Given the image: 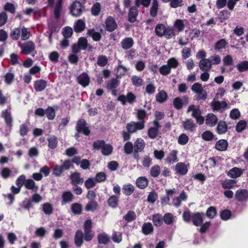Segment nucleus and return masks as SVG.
Listing matches in <instances>:
<instances>
[{"mask_svg": "<svg viewBox=\"0 0 248 248\" xmlns=\"http://www.w3.org/2000/svg\"><path fill=\"white\" fill-rule=\"evenodd\" d=\"M93 146L95 149H100L102 153L105 155H108L111 154L113 150L111 145L106 144L103 140H98L94 142Z\"/></svg>", "mask_w": 248, "mask_h": 248, "instance_id": "obj_1", "label": "nucleus"}, {"mask_svg": "<svg viewBox=\"0 0 248 248\" xmlns=\"http://www.w3.org/2000/svg\"><path fill=\"white\" fill-rule=\"evenodd\" d=\"M21 53L25 55H28L33 52L35 49V45L31 41L26 42L22 44H19Z\"/></svg>", "mask_w": 248, "mask_h": 248, "instance_id": "obj_2", "label": "nucleus"}, {"mask_svg": "<svg viewBox=\"0 0 248 248\" xmlns=\"http://www.w3.org/2000/svg\"><path fill=\"white\" fill-rule=\"evenodd\" d=\"M70 13L75 17L79 16L83 11L81 4L77 1H74L70 6Z\"/></svg>", "mask_w": 248, "mask_h": 248, "instance_id": "obj_3", "label": "nucleus"}, {"mask_svg": "<svg viewBox=\"0 0 248 248\" xmlns=\"http://www.w3.org/2000/svg\"><path fill=\"white\" fill-rule=\"evenodd\" d=\"M191 90L198 95L200 99H205L207 98L206 92L203 89L201 84L199 83H194L192 86Z\"/></svg>", "mask_w": 248, "mask_h": 248, "instance_id": "obj_4", "label": "nucleus"}, {"mask_svg": "<svg viewBox=\"0 0 248 248\" xmlns=\"http://www.w3.org/2000/svg\"><path fill=\"white\" fill-rule=\"evenodd\" d=\"M136 96L132 93L129 92L126 95H121L118 98V100L120 101L123 105L126 103L133 104L136 101Z\"/></svg>", "mask_w": 248, "mask_h": 248, "instance_id": "obj_5", "label": "nucleus"}, {"mask_svg": "<svg viewBox=\"0 0 248 248\" xmlns=\"http://www.w3.org/2000/svg\"><path fill=\"white\" fill-rule=\"evenodd\" d=\"M117 24L113 17L108 16L105 22V28L107 31L112 32L117 28Z\"/></svg>", "mask_w": 248, "mask_h": 248, "instance_id": "obj_6", "label": "nucleus"}, {"mask_svg": "<svg viewBox=\"0 0 248 248\" xmlns=\"http://www.w3.org/2000/svg\"><path fill=\"white\" fill-rule=\"evenodd\" d=\"M144 127L143 121L131 122L127 124L126 128L129 132L133 133L138 130H141Z\"/></svg>", "mask_w": 248, "mask_h": 248, "instance_id": "obj_7", "label": "nucleus"}, {"mask_svg": "<svg viewBox=\"0 0 248 248\" xmlns=\"http://www.w3.org/2000/svg\"><path fill=\"white\" fill-rule=\"evenodd\" d=\"M235 197L239 202L247 201L248 200V190L245 189L237 190L235 192Z\"/></svg>", "mask_w": 248, "mask_h": 248, "instance_id": "obj_8", "label": "nucleus"}, {"mask_svg": "<svg viewBox=\"0 0 248 248\" xmlns=\"http://www.w3.org/2000/svg\"><path fill=\"white\" fill-rule=\"evenodd\" d=\"M76 128L78 132H82L86 135H88L90 133L88 127L86 126L85 121L83 119L78 121Z\"/></svg>", "mask_w": 248, "mask_h": 248, "instance_id": "obj_9", "label": "nucleus"}, {"mask_svg": "<svg viewBox=\"0 0 248 248\" xmlns=\"http://www.w3.org/2000/svg\"><path fill=\"white\" fill-rule=\"evenodd\" d=\"M178 151L177 150L171 151L165 159V162L171 165L178 161L177 157Z\"/></svg>", "mask_w": 248, "mask_h": 248, "instance_id": "obj_10", "label": "nucleus"}, {"mask_svg": "<svg viewBox=\"0 0 248 248\" xmlns=\"http://www.w3.org/2000/svg\"><path fill=\"white\" fill-rule=\"evenodd\" d=\"M227 103L224 101H214L211 103V106L213 109L215 110L222 112L227 107Z\"/></svg>", "mask_w": 248, "mask_h": 248, "instance_id": "obj_11", "label": "nucleus"}, {"mask_svg": "<svg viewBox=\"0 0 248 248\" xmlns=\"http://www.w3.org/2000/svg\"><path fill=\"white\" fill-rule=\"evenodd\" d=\"M177 173L180 175H185L188 171V165L183 162L178 163L175 167Z\"/></svg>", "mask_w": 248, "mask_h": 248, "instance_id": "obj_12", "label": "nucleus"}, {"mask_svg": "<svg viewBox=\"0 0 248 248\" xmlns=\"http://www.w3.org/2000/svg\"><path fill=\"white\" fill-rule=\"evenodd\" d=\"M119 85V81L116 79H112L109 80L107 84V89L110 90L113 95H116L117 91L115 89Z\"/></svg>", "mask_w": 248, "mask_h": 248, "instance_id": "obj_13", "label": "nucleus"}, {"mask_svg": "<svg viewBox=\"0 0 248 248\" xmlns=\"http://www.w3.org/2000/svg\"><path fill=\"white\" fill-rule=\"evenodd\" d=\"M1 116L4 119L6 125L11 127L12 126L13 119L10 110L6 109L2 111Z\"/></svg>", "mask_w": 248, "mask_h": 248, "instance_id": "obj_14", "label": "nucleus"}, {"mask_svg": "<svg viewBox=\"0 0 248 248\" xmlns=\"http://www.w3.org/2000/svg\"><path fill=\"white\" fill-rule=\"evenodd\" d=\"M244 170L240 168L234 167L227 172V175L232 178H236L241 176Z\"/></svg>", "mask_w": 248, "mask_h": 248, "instance_id": "obj_15", "label": "nucleus"}, {"mask_svg": "<svg viewBox=\"0 0 248 248\" xmlns=\"http://www.w3.org/2000/svg\"><path fill=\"white\" fill-rule=\"evenodd\" d=\"M199 66L200 69L203 71H208L212 67L211 62L208 59L201 60L199 62Z\"/></svg>", "mask_w": 248, "mask_h": 248, "instance_id": "obj_16", "label": "nucleus"}, {"mask_svg": "<svg viewBox=\"0 0 248 248\" xmlns=\"http://www.w3.org/2000/svg\"><path fill=\"white\" fill-rule=\"evenodd\" d=\"M78 81L79 84L85 87L89 84L90 78L87 74L82 73L78 77Z\"/></svg>", "mask_w": 248, "mask_h": 248, "instance_id": "obj_17", "label": "nucleus"}, {"mask_svg": "<svg viewBox=\"0 0 248 248\" xmlns=\"http://www.w3.org/2000/svg\"><path fill=\"white\" fill-rule=\"evenodd\" d=\"M217 121V116L213 113H209L206 117L205 123L209 126L213 127L215 126Z\"/></svg>", "mask_w": 248, "mask_h": 248, "instance_id": "obj_18", "label": "nucleus"}, {"mask_svg": "<svg viewBox=\"0 0 248 248\" xmlns=\"http://www.w3.org/2000/svg\"><path fill=\"white\" fill-rule=\"evenodd\" d=\"M191 220L194 225L196 226H201L203 222L202 214L198 212L192 214Z\"/></svg>", "mask_w": 248, "mask_h": 248, "instance_id": "obj_19", "label": "nucleus"}, {"mask_svg": "<svg viewBox=\"0 0 248 248\" xmlns=\"http://www.w3.org/2000/svg\"><path fill=\"white\" fill-rule=\"evenodd\" d=\"M47 85L46 81L43 79L37 80L34 83V89L37 92L44 90Z\"/></svg>", "mask_w": 248, "mask_h": 248, "instance_id": "obj_20", "label": "nucleus"}, {"mask_svg": "<svg viewBox=\"0 0 248 248\" xmlns=\"http://www.w3.org/2000/svg\"><path fill=\"white\" fill-rule=\"evenodd\" d=\"M70 178L73 185H77L82 184L83 179L80 177V173L78 172H74L71 174Z\"/></svg>", "mask_w": 248, "mask_h": 248, "instance_id": "obj_21", "label": "nucleus"}, {"mask_svg": "<svg viewBox=\"0 0 248 248\" xmlns=\"http://www.w3.org/2000/svg\"><path fill=\"white\" fill-rule=\"evenodd\" d=\"M228 146V143L226 140H220L217 141L216 144L215 148L220 151H225Z\"/></svg>", "mask_w": 248, "mask_h": 248, "instance_id": "obj_22", "label": "nucleus"}, {"mask_svg": "<svg viewBox=\"0 0 248 248\" xmlns=\"http://www.w3.org/2000/svg\"><path fill=\"white\" fill-rule=\"evenodd\" d=\"M133 39L131 37L125 38L121 42L122 47L124 49H129L133 46Z\"/></svg>", "mask_w": 248, "mask_h": 248, "instance_id": "obj_23", "label": "nucleus"}, {"mask_svg": "<svg viewBox=\"0 0 248 248\" xmlns=\"http://www.w3.org/2000/svg\"><path fill=\"white\" fill-rule=\"evenodd\" d=\"M184 128L187 131H193L196 127V124L191 120H187L183 122Z\"/></svg>", "mask_w": 248, "mask_h": 248, "instance_id": "obj_24", "label": "nucleus"}, {"mask_svg": "<svg viewBox=\"0 0 248 248\" xmlns=\"http://www.w3.org/2000/svg\"><path fill=\"white\" fill-rule=\"evenodd\" d=\"M138 6H133L130 8L128 14L129 21L131 22H134L136 19L138 14L137 9Z\"/></svg>", "mask_w": 248, "mask_h": 248, "instance_id": "obj_25", "label": "nucleus"}, {"mask_svg": "<svg viewBox=\"0 0 248 248\" xmlns=\"http://www.w3.org/2000/svg\"><path fill=\"white\" fill-rule=\"evenodd\" d=\"M176 219V217L170 213H166L163 216V221L165 224L170 225L173 223Z\"/></svg>", "mask_w": 248, "mask_h": 248, "instance_id": "obj_26", "label": "nucleus"}, {"mask_svg": "<svg viewBox=\"0 0 248 248\" xmlns=\"http://www.w3.org/2000/svg\"><path fill=\"white\" fill-rule=\"evenodd\" d=\"M24 186L26 188L31 190L33 191H37L38 189V187L36 185L34 181L31 179L26 180Z\"/></svg>", "mask_w": 248, "mask_h": 248, "instance_id": "obj_27", "label": "nucleus"}, {"mask_svg": "<svg viewBox=\"0 0 248 248\" xmlns=\"http://www.w3.org/2000/svg\"><path fill=\"white\" fill-rule=\"evenodd\" d=\"M187 196L184 192H182L180 193L179 197H175L173 200V204L176 206L178 207L181 205L182 201H186V200Z\"/></svg>", "mask_w": 248, "mask_h": 248, "instance_id": "obj_28", "label": "nucleus"}, {"mask_svg": "<svg viewBox=\"0 0 248 248\" xmlns=\"http://www.w3.org/2000/svg\"><path fill=\"white\" fill-rule=\"evenodd\" d=\"M228 126L225 122L219 121L218 123L217 132L219 134H223L227 131Z\"/></svg>", "mask_w": 248, "mask_h": 248, "instance_id": "obj_29", "label": "nucleus"}, {"mask_svg": "<svg viewBox=\"0 0 248 248\" xmlns=\"http://www.w3.org/2000/svg\"><path fill=\"white\" fill-rule=\"evenodd\" d=\"M192 112V116L195 118L201 115L199 108L194 105H190L187 109V112Z\"/></svg>", "mask_w": 248, "mask_h": 248, "instance_id": "obj_30", "label": "nucleus"}, {"mask_svg": "<svg viewBox=\"0 0 248 248\" xmlns=\"http://www.w3.org/2000/svg\"><path fill=\"white\" fill-rule=\"evenodd\" d=\"M74 28L75 31L77 32H79L83 31L85 28V22L81 19L77 20L74 24Z\"/></svg>", "mask_w": 248, "mask_h": 248, "instance_id": "obj_31", "label": "nucleus"}, {"mask_svg": "<svg viewBox=\"0 0 248 248\" xmlns=\"http://www.w3.org/2000/svg\"><path fill=\"white\" fill-rule=\"evenodd\" d=\"M236 181L232 179H226L221 183V186L224 189L232 188L236 184Z\"/></svg>", "mask_w": 248, "mask_h": 248, "instance_id": "obj_32", "label": "nucleus"}, {"mask_svg": "<svg viewBox=\"0 0 248 248\" xmlns=\"http://www.w3.org/2000/svg\"><path fill=\"white\" fill-rule=\"evenodd\" d=\"M148 180L145 177H139L136 180L137 186L141 189L144 188L148 185Z\"/></svg>", "mask_w": 248, "mask_h": 248, "instance_id": "obj_33", "label": "nucleus"}, {"mask_svg": "<svg viewBox=\"0 0 248 248\" xmlns=\"http://www.w3.org/2000/svg\"><path fill=\"white\" fill-rule=\"evenodd\" d=\"M14 172L15 174H16L18 173V170L16 169H12V170H10L8 168H3L1 170V176L2 177L4 178H7L11 176H12V172Z\"/></svg>", "mask_w": 248, "mask_h": 248, "instance_id": "obj_34", "label": "nucleus"}, {"mask_svg": "<svg viewBox=\"0 0 248 248\" xmlns=\"http://www.w3.org/2000/svg\"><path fill=\"white\" fill-rule=\"evenodd\" d=\"M145 143L144 140L141 139H138L134 143V148L136 152H140L144 148Z\"/></svg>", "mask_w": 248, "mask_h": 248, "instance_id": "obj_35", "label": "nucleus"}, {"mask_svg": "<svg viewBox=\"0 0 248 248\" xmlns=\"http://www.w3.org/2000/svg\"><path fill=\"white\" fill-rule=\"evenodd\" d=\"M62 204L71 202L73 199V195L69 191H66L62 194Z\"/></svg>", "mask_w": 248, "mask_h": 248, "instance_id": "obj_36", "label": "nucleus"}, {"mask_svg": "<svg viewBox=\"0 0 248 248\" xmlns=\"http://www.w3.org/2000/svg\"><path fill=\"white\" fill-rule=\"evenodd\" d=\"M87 34L95 41H98L101 38L100 33L96 31L94 29L88 30Z\"/></svg>", "mask_w": 248, "mask_h": 248, "instance_id": "obj_37", "label": "nucleus"}, {"mask_svg": "<svg viewBox=\"0 0 248 248\" xmlns=\"http://www.w3.org/2000/svg\"><path fill=\"white\" fill-rule=\"evenodd\" d=\"M83 233L81 231L78 230L77 231L75 237V242L76 243V245L78 247H80L82 245L83 243Z\"/></svg>", "mask_w": 248, "mask_h": 248, "instance_id": "obj_38", "label": "nucleus"}, {"mask_svg": "<svg viewBox=\"0 0 248 248\" xmlns=\"http://www.w3.org/2000/svg\"><path fill=\"white\" fill-rule=\"evenodd\" d=\"M236 67L240 72H243L248 70V61H244L239 62L236 64Z\"/></svg>", "mask_w": 248, "mask_h": 248, "instance_id": "obj_39", "label": "nucleus"}, {"mask_svg": "<svg viewBox=\"0 0 248 248\" xmlns=\"http://www.w3.org/2000/svg\"><path fill=\"white\" fill-rule=\"evenodd\" d=\"M185 21L181 19H177L173 24V27L175 28L178 32L183 31L185 28Z\"/></svg>", "mask_w": 248, "mask_h": 248, "instance_id": "obj_40", "label": "nucleus"}, {"mask_svg": "<svg viewBox=\"0 0 248 248\" xmlns=\"http://www.w3.org/2000/svg\"><path fill=\"white\" fill-rule=\"evenodd\" d=\"M155 127H152L148 130V135L150 138L152 139L155 138L158 134L157 127H158V123L157 121H155Z\"/></svg>", "mask_w": 248, "mask_h": 248, "instance_id": "obj_41", "label": "nucleus"}, {"mask_svg": "<svg viewBox=\"0 0 248 248\" xmlns=\"http://www.w3.org/2000/svg\"><path fill=\"white\" fill-rule=\"evenodd\" d=\"M167 98V94L164 91H160L156 94V100L158 102L163 103Z\"/></svg>", "mask_w": 248, "mask_h": 248, "instance_id": "obj_42", "label": "nucleus"}, {"mask_svg": "<svg viewBox=\"0 0 248 248\" xmlns=\"http://www.w3.org/2000/svg\"><path fill=\"white\" fill-rule=\"evenodd\" d=\"M143 233L146 235L150 234L153 231V227L151 223H144L142 227Z\"/></svg>", "mask_w": 248, "mask_h": 248, "instance_id": "obj_43", "label": "nucleus"}, {"mask_svg": "<svg viewBox=\"0 0 248 248\" xmlns=\"http://www.w3.org/2000/svg\"><path fill=\"white\" fill-rule=\"evenodd\" d=\"M132 84L136 87L141 86L144 84L143 80L137 76H133L131 77Z\"/></svg>", "mask_w": 248, "mask_h": 248, "instance_id": "obj_44", "label": "nucleus"}, {"mask_svg": "<svg viewBox=\"0 0 248 248\" xmlns=\"http://www.w3.org/2000/svg\"><path fill=\"white\" fill-rule=\"evenodd\" d=\"M175 31L173 28L170 27H166L165 33H164V35L167 39H170L175 36Z\"/></svg>", "mask_w": 248, "mask_h": 248, "instance_id": "obj_45", "label": "nucleus"}, {"mask_svg": "<svg viewBox=\"0 0 248 248\" xmlns=\"http://www.w3.org/2000/svg\"><path fill=\"white\" fill-rule=\"evenodd\" d=\"M122 189L124 194L126 195H130L134 192V187L133 185L129 184L124 185Z\"/></svg>", "mask_w": 248, "mask_h": 248, "instance_id": "obj_46", "label": "nucleus"}, {"mask_svg": "<svg viewBox=\"0 0 248 248\" xmlns=\"http://www.w3.org/2000/svg\"><path fill=\"white\" fill-rule=\"evenodd\" d=\"M21 37L22 40H28L31 36V33L28 29L23 27L21 28Z\"/></svg>", "mask_w": 248, "mask_h": 248, "instance_id": "obj_47", "label": "nucleus"}, {"mask_svg": "<svg viewBox=\"0 0 248 248\" xmlns=\"http://www.w3.org/2000/svg\"><path fill=\"white\" fill-rule=\"evenodd\" d=\"M166 27L161 24H158L155 28V33L159 36H163L165 33Z\"/></svg>", "mask_w": 248, "mask_h": 248, "instance_id": "obj_48", "label": "nucleus"}, {"mask_svg": "<svg viewBox=\"0 0 248 248\" xmlns=\"http://www.w3.org/2000/svg\"><path fill=\"white\" fill-rule=\"evenodd\" d=\"M228 43L225 39H221L217 41L215 45V49L216 50H220L221 49L225 48Z\"/></svg>", "mask_w": 248, "mask_h": 248, "instance_id": "obj_49", "label": "nucleus"}, {"mask_svg": "<svg viewBox=\"0 0 248 248\" xmlns=\"http://www.w3.org/2000/svg\"><path fill=\"white\" fill-rule=\"evenodd\" d=\"M152 220L154 225L156 226H160L162 224L163 220L162 217L158 214L154 215Z\"/></svg>", "mask_w": 248, "mask_h": 248, "instance_id": "obj_50", "label": "nucleus"}, {"mask_svg": "<svg viewBox=\"0 0 248 248\" xmlns=\"http://www.w3.org/2000/svg\"><path fill=\"white\" fill-rule=\"evenodd\" d=\"M21 34V28H16L14 29L11 32V36L14 40H17Z\"/></svg>", "mask_w": 248, "mask_h": 248, "instance_id": "obj_51", "label": "nucleus"}, {"mask_svg": "<svg viewBox=\"0 0 248 248\" xmlns=\"http://www.w3.org/2000/svg\"><path fill=\"white\" fill-rule=\"evenodd\" d=\"M158 9V2L157 0H153L152 7L150 9L151 15L154 17L157 14Z\"/></svg>", "mask_w": 248, "mask_h": 248, "instance_id": "obj_52", "label": "nucleus"}, {"mask_svg": "<svg viewBox=\"0 0 248 248\" xmlns=\"http://www.w3.org/2000/svg\"><path fill=\"white\" fill-rule=\"evenodd\" d=\"M98 242L100 244H107L109 241V237L105 233H102L98 235Z\"/></svg>", "mask_w": 248, "mask_h": 248, "instance_id": "obj_53", "label": "nucleus"}, {"mask_svg": "<svg viewBox=\"0 0 248 248\" xmlns=\"http://www.w3.org/2000/svg\"><path fill=\"white\" fill-rule=\"evenodd\" d=\"M247 123L245 120L240 121L236 125V130L238 132H241L246 127Z\"/></svg>", "mask_w": 248, "mask_h": 248, "instance_id": "obj_54", "label": "nucleus"}, {"mask_svg": "<svg viewBox=\"0 0 248 248\" xmlns=\"http://www.w3.org/2000/svg\"><path fill=\"white\" fill-rule=\"evenodd\" d=\"M48 147L51 149L55 148L58 144L57 138L55 136H51L48 139Z\"/></svg>", "mask_w": 248, "mask_h": 248, "instance_id": "obj_55", "label": "nucleus"}, {"mask_svg": "<svg viewBox=\"0 0 248 248\" xmlns=\"http://www.w3.org/2000/svg\"><path fill=\"white\" fill-rule=\"evenodd\" d=\"M101 11V5L99 2L94 3L92 7V13L94 16H97Z\"/></svg>", "mask_w": 248, "mask_h": 248, "instance_id": "obj_56", "label": "nucleus"}, {"mask_svg": "<svg viewBox=\"0 0 248 248\" xmlns=\"http://www.w3.org/2000/svg\"><path fill=\"white\" fill-rule=\"evenodd\" d=\"M45 113L47 117V118L49 120H53L55 117V112L54 109L51 107H49L46 110Z\"/></svg>", "mask_w": 248, "mask_h": 248, "instance_id": "obj_57", "label": "nucleus"}, {"mask_svg": "<svg viewBox=\"0 0 248 248\" xmlns=\"http://www.w3.org/2000/svg\"><path fill=\"white\" fill-rule=\"evenodd\" d=\"M214 137L212 132L210 131H204L202 135V139L206 141H210L213 139Z\"/></svg>", "mask_w": 248, "mask_h": 248, "instance_id": "obj_58", "label": "nucleus"}, {"mask_svg": "<svg viewBox=\"0 0 248 248\" xmlns=\"http://www.w3.org/2000/svg\"><path fill=\"white\" fill-rule=\"evenodd\" d=\"M151 175L154 177H157L160 173V168L158 165L152 167L150 170Z\"/></svg>", "mask_w": 248, "mask_h": 248, "instance_id": "obj_59", "label": "nucleus"}, {"mask_svg": "<svg viewBox=\"0 0 248 248\" xmlns=\"http://www.w3.org/2000/svg\"><path fill=\"white\" fill-rule=\"evenodd\" d=\"M97 206V204L95 202L91 201L86 204L85 210L87 211H93L96 209Z\"/></svg>", "mask_w": 248, "mask_h": 248, "instance_id": "obj_60", "label": "nucleus"}, {"mask_svg": "<svg viewBox=\"0 0 248 248\" xmlns=\"http://www.w3.org/2000/svg\"><path fill=\"white\" fill-rule=\"evenodd\" d=\"M188 137L185 134H181L178 139V142L180 145H185L188 141Z\"/></svg>", "mask_w": 248, "mask_h": 248, "instance_id": "obj_61", "label": "nucleus"}, {"mask_svg": "<svg viewBox=\"0 0 248 248\" xmlns=\"http://www.w3.org/2000/svg\"><path fill=\"white\" fill-rule=\"evenodd\" d=\"M64 170L62 166L56 165L53 169V174L56 176H59L61 175Z\"/></svg>", "mask_w": 248, "mask_h": 248, "instance_id": "obj_62", "label": "nucleus"}, {"mask_svg": "<svg viewBox=\"0 0 248 248\" xmlns=\"http://www.w3.org/2000/svg\"><path fill=\"white\" fill-rule=\"evenodd\" d=\"M108 63V59L106 56L101 55L98 57L97 63L100 66H104Z\"/></svg>", "mask_w": 248, "mask_h": 248, "instance_id": "obj_63", "label": "nucleus"}, {"mask_svg": "<svg viewBox=\"0 0 248 248\" xmlns=\"http://www.w3.org/2000/svg\"><path fill=\"white\" fill-rule=\"evenodd\" d=\"M127 71V68L121 64H119L117 68V76L118 77L121 78L122 76L125 74Z\"/></svg>", "mask_w": 248, "mask_h": 248, "instance_id": "obj_64", "label": "nucleus"}]
</instances>
